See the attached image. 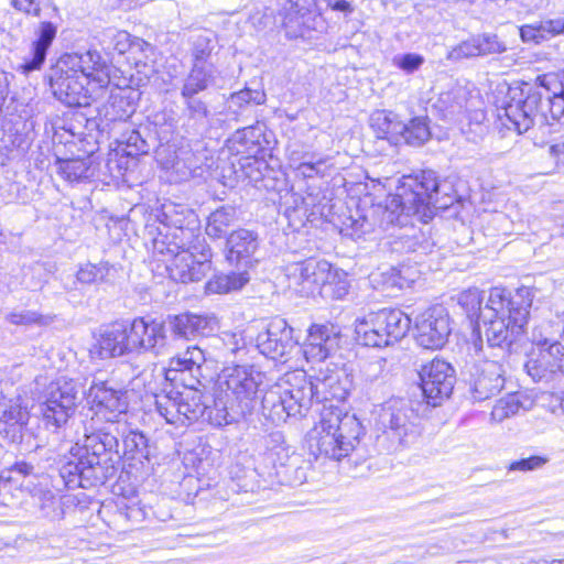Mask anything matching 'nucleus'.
I'll return each mask as SVG.
<instances>
[{"label":"nucleus","mask_w":564,"mask_h":564,"mask_svg":"<svg viewBox=\"0 0 564 564\" xmlns=\"http://www.w3.org/2000/svg\"><path fill=\"white\" fill-rule=\"evenodd\" d=\"M110 265L108 262L86 263L79 268L76 273L77 282L82 284H97L106 280L109 274Z\"/></svg>","instance_id":"37998d69"},{"label":"nucleus","mask_w":564,"mask_h":564,"mask_svg":"<svg viewBox=\"0 0 564 564\" xmlns=\"http://www.w3.org/2000/svg\"><path fill=\"white\" fill-rule=\"evenodd\" d=\"M259 247L258 234L240 228L234 230L226 240V259L230 264L249 268Z\"/></svg>","instance_id":"4be33fe9"},{"label":"nucleus","mask_w":564,"mask_h":564,"mask_svg":"<svg viewBox=\"0 0 564 564\" xmlns=\"http://www.w3.org/2000/svg\"><path fill=\"white\" fill-rule=\"evenodd\" d=\"M291 161L296 176L303 178L324 177L329 170L327 165L328 158H321L316 161H303L297 164H295L294 158H291Z\"/></svg>","instance_id":"a18cd8bd"},{"label":"nucleus","mask_w":564,"mask_h":564,"mask_svg":"<svg viewBox=\"0 0 564 564\" xmlns=\"http://www.w3.org/2000/svg\"><path fill=\"white\" fill-rule=\"evenodd\" d=\"M289 285L302 293H313L317 288L332 286L335 275L332 274V265L325 260L313 258L291 263L285 269Z\"/></svg>","instance_id":"2eb2a0df"},{"label":"nucleus","mask_w":564,"mask_h":564,"mask_svg":"<svg viewBox=\"0 0 564 564\" xmlns=\"http://www.w3.org/2000/svg\"><path fill=\"white\" fill-rule=\"evenodd\" d=\"M257 347L260 352L273 360L282 359L297 348V341L293 337V328L285 319H272L265 330L257 336Z\"/></svg>","instance_id":"a211bd4d"},{"label":"nucleus","mask_w":564,"mask_h":564,"mask_svg":"<svg viewBox=\"0 0 564 564\" xmlns=\"http://www.w3.org/2000/svg\"><path fill=\"white\" fill-rule=\"evenodd\" d=\"M0 417L9 420L14 424L24 425L29 420L26 408L22 406L20 400H10L3 405Z\"/></svg>","instance_id":"6e6d98bb"},{"label":"nucleus","mask_w":564,"mask_h":564,"mask_svg":"<svg viewBox=\"0 0 564 564\" xmlns=\"http://www.w3.org/2000/svg\"><path fill=\"white\" fill-rule=\"evenodd\" d=\"M519 32L523 42L540 44L564 32V17L524 24Z\"/></svg>","instance_id":"a878e982"},{"label":"nucleus","mask_w":564,"mask_h":564,"mask_svg":"<svg viewBox=\"0 0 564 564\" xmlns=\"http://www.w3.org/2000/svg\"><path fill=\"white\" fill-rule=\"evenodd\" d=\"M362 431L354 414L343 412L334 404L324 405L319 423L308 434V453L315 459L341 460L355 451Z\"/></svg>","instance_id":"423d86ee"},{"label":"nucleus","mask_w":564,"mask_h":564,"mask_svg":"<svg viewBox=\"0 0 564 564\" xmlns=\"http://www.w3.org/2000/svg\"><path fill=\"white\" fill-rule=\"evenodd\" d=\"M216 68L214 65L193 64L192 69L184 80L181 96L191 97L207 89L214 80Z\"/></svg>","instance_id":"473e14b6"},{"label":"nucleus","mask_w":564,"mask_h":564,"mask_svg":"<svg viewBox=\"0 0 564 564\" xmlns=\"http://www.w3.org/2000/svg\"><path fill=\"white\" fill-rule=\"evenodd\" d=\"M411 217H416L421 221V219L416 215H410L406 218L405 224L394 223V225L390 227V229H394L395 227H398V232L390 234L388 237V240L386 242V245L389 247V249L392 252H397V253L409 252V249L411 248V246L408 245L405 241L409 239V232L406 231V225H409ZM429 220L430 219L424 221V224H426ZM422 223H423V220H422Z\"/></svg>","instance_id":"8fccbe9b"},{"label":"nucleus","mask_w":564,"mask_h":564,"mask_svg":"<svg viewBox=\"0 0 564 564\" xmlns=\"http://www.w3.org/2000/svg\"><path fill=\"white\" fill-rule=\"evenodd\" d=\"M384 327L387 346L402 339L411 327V318L400 310L379 311Z\"/></svg>","instance_id":"2f4dec72"},{"label":"nucleus","mask_w":564,"mask_h":564,"mask_svg":"<svg viewBox=\"0 0 564 564\" xmlns=\"http://www.w3.org/2000/svg\"><path fill=\"white\" fill-rule=\"evenodd\" d=\"M482 294L478 289H468L462 292L458 296V304L466 312L471 322L478 323V316L484 310L481 307Z\"/></svg>","instance_id":"49530a36"},{"label":"nucleus","mask_w":564,"mask_h":564,"mask_svg":"<svg viewBox=\"0 0 564 564\" xmlns=\"http://www.w3.org/2000/svg\"><path fill=\"white\" fill-rule=\"evenodd\" d=\"M250 280L248 272H231L229 274L215 275L206 283L208 294H224L242 289Z\"/></svg>","instance_id":"f704fd0d"},{"label":"nucleus","mask_w":564,"mask_h":564,"mask_svg":"<svg viewBox=\"0 0 564 564\" xmlns=\"http://www.w3.org/2000/svg\"><path fill=\"white\" fill-rule=\"evenodd\" d=\"M134 354L151 352L155 356L169 351L167 327L164 319L151 316L135 317L128 322Z\"/></svg>","instance_id":"ddd939ff"},{"label":"nucleus","mask_w":564,"mask_h":564,"mask_svg":"<svg viewBox=\"0 0 564 564\" xmlns=\"http://www.w3.org/2000/svg\"><path fill=\"white\" fill-rule=\"evenodd\" d=\"M313 394L317 402H343L347 395V389L341 384L339 375L332 372L312 380Z\"/></svg>","instance_id":"cd10ccee"},{"label":"nucleus","mask_w":564,"mask_h":564,"mask_svg":"<svg viewBox=\"0 0 564 564\" xmlns=\"http://www.w3.org/2000/svg\"><path fill=\"white\" fill-rule=\"evenodd\" d=\"M406 231L409 232V239L405 242L411 246L409 252L427 253L432 250L434 243L423 232L408 225Z\"/></svg>","instance_id":"bf43d9fd"},{"label":"nucleus","mask_w":564,"mask_h":564,"mask_svg":"<svg viewBox=\"0 0 564 564\" xmlns=\"http://www.w3.org/2000/svg\"><path fill=\"white\" fill-rule=\"evenodd\" d=\"M21 284L29 291L41 290L44 284V280L42 279V269L40 267H31L24 270Z\"/></svg>","instance_id":"0e129e2a"},{"label":"nucleus","mask_w":564,"mask_h":564,"mask_svg":"<svg viewBox=\"0 0 564 564\" xmlns=\"http://www.w3.org/2000/svg\"><path fill=\"white\" fill-rule=\"evenodd\" d=\"M194 326L197 336H209L219 328V322L215 315L194 314Z\"/></svg>","instance_id":"e2e57ef3"},{"label":"nucleus","mask_w":564,"mask_h":564,"mask_svg":"<svg viewBox=\"0 0 564 564\" xmlns=\"http://www.w3.org/2000/svg\"><path fill=\"white\" fill-rule=\"evenodd\" d=\"M443 187L432 170L402 176L397 193L389 196L384 205L375 206L370 218L362 216L351 221L350 236L360 239L375 227L387 231L394 223L405 224L410 215H416L423 221L432 219L436 209H446L454 202L448 194L441 195Z\"/></svg>","instance_id":"7ed1b4c3"},{"label":"nucleus","mask_w":564,"mask_h":564,"mask_svg":"<svg viewBox=\"0 0 564 564\" xmlns=\"http://www.w3.org/2000/svg\"><path fill=\"white\" fill-rule=\"evenodd\" d=\"M10 3L17 11L35 18H41L48 10L56 11L53 0H10Z\"/></svg>","instance_id":"de8ad7c7"},{"label":"nucleus","mask_w":564,"mask_h":564,"mask_svg":"<svg viewBox=\"0 0 564 564\" xmlns=\"http://www.w3.org/2000/svg\"><path fill=\"white\" fill-rule=\"evenodd\" d=\"M148 437L126 425L108 423L85 429L84 444L73 445L68 454L58 459L57 490L89 488L112 478L122 458L149 460Z\"/></svg>","instance_id":"f257e3e1"},{"label":"nucleus","mask_w":564,"mask_h":564,"mask_svg":"<svg viewBox=\"0 0 564 564\" xmlns=\"http://www.w3.org/2000/svg\"><path fill=\"white\" fill-rule=\"evenodd\" d=\"M164 321L166 322L167 330L175 338L191 339L197 336L194 326V314L169 315Z\"/></svg>","instance_id":"a19ab883"},{"label":"nucleus","mask_w":564,"mask_h":564,"mask_svg":"<svg viewBox=\"0 0 564 564\" xmlns=\"http://www.w3.org/2000/svg\"><path fill=\"white\" fill-rule=\"evenodd\" d=\"M332 274L336 276L335 280L330 279V281H333L332 286L322 290L324 293H330L335 299H343L349 290L348 281L345 276L341 278L337 272L332 271Z\"/></svg>","instance_id":"69168bd1"},{"label":"nucleus","mask_w":564,"mask_h":564,"mask_svg":"<svg viewBox=\"0 0 564 564\" xmlns=\"http://www.w3.org/2000/svg\"><path fill=\"white\" fill-rule=\"evenodd\" d=\"M57 26L51 21H43L34 31L35 40L32 42L31 57L25 58L20 65L22 73L29 74L42 67L46 59L47 51L56 37Z\"/></svg>","instance_id":"b1692460"},{"label":"nucleus","mask_w":564,"mask_h":564,"mask_svg":"<svg viewBox=\"0 0 564 564\" xmlns=\"http://www.w3.org/2000/svg\"><path fill=\"white\" fill-rule=\"evenodd\" d=\"M469 350H473L475 360L469 378L467 379L470 398L476 402L486 401L498 394L505 387L506 370L498 360H489L484 352L482 338L474 339Z\"/></svg>","instance_id":"9d476101"},{"label":"nucleus","mask_w":564,"mask_h":564,"mask_svg":"<svg viewBox=\"0 0 564 564\" xmlns=\"http://www.w3.org/2000/svg\"><path fill=\"white\" fill-rule=\"evenodd\" d=\"M196 367L194 364L189 361V356L186 355V351L177 357H173L170 361V370L167 371L166 378L169 380H175L170 377L171 372L184 371V370H193Z\"/></svg>","instance_id":"774afa93"},{"label":"nucleus","mask_w":564,"mask_h":564,"mask_svg":"<svg viewBox=\"0 0 564 564\" xmlns=\"http://www.w3.org/2000/svg\"><path fill=\"white\" fill-rule=\"evenodd\" d=\"M91 354L100 359L134 354L128 322H116L107 326L99 335Z\"/></svg>","instance_id":"412c9836"},{"label":"nucleus","mask_w":564,"mask_h":564,"mask_svg":"<svg viewBox=\"0 0 564 564\" xmlns=\"http://www.w3.org/2000/svg\"><path fill=\"white\" fill-rule=\"evenodd\" d=\"M56 394L52 397L42 395L39 403V413L47 427L58 429L66 424L68 419L74 414L68 409H62V404L56 402Z\"/></svg>","instance_id":"c9c22d12"},{"label":"nucleus","mask_w":564,"mask_h":564,"mask_svg":"<svg viewBox=\"0 0 564 564\" xmlns=\"http://www.w3.org/2000/svg\"><path fill=\"white\" fill-rule=\"evenodd\" d=\"M556 318V328L550 323L533 328L531 340L538 348H544V346L549 347L553 343H558L556 337L563 336V324L560 323L557 316Z\"/></svg>","instance_id":"c03bdc74"},{"label":"nucleus","mask_w":564,"mask_h":564,"mask_svg":"<svg viewBox=\"0 0 564 564\" xmlns=\"http://www.w3.org/2000/svg\"><path fill=\"white\" fill-rule=\"evenodd\" d=\"M547 154L555 169L564 167V140H555L547 147Z\"/></svg>","instance_id":"338daca9"},{"label":"nucleus","mask_w":564,"mask_h":564,"mask_svg":"<svg viewBox=\"0 0 564 564\" xmlns=\"http://www.w3.org/2000/svg\"><path fill=\"white\" fill-rule=\"evenodd\" d=\"M413 410L403 400H392L382 406L378 425L383 436L390 441L389 449L397 451L413 443L420 434L417 426L411 421Z\"/></svg>","instance_id":"9b49d317"},{"label":"nucleus","mask_w":564,"mask_h":564,"mask_svg":"<svg viewBox=\"0 0 564 564\" xmlns=\"http://www.w3.org/2000/svg\"><path fill=\"white\" fill-rule=\"evenodd\" d=\"M87 399L97 415H101L106 423L120 424L118 417L126 413L128 401L126 392L116 388L108 380L94 378L88 389Z\"/></svg>","instance_id":"dca6fc26"},{"label":"nucleus","mask_w":564,"mask_h":564,"mask_svg":"<svg viewBox=\"0 0 564 564\" xmlns=\"http://www.w3.org/2000/svg\"><path fill=\"white\" fill-rule=\"evenodd\" d=\"M430 129L426 117H415L405 123L404 133L400 135L408 144L422 145L430 138Z\"/></svg>","instance_id":"79ce46f5"},{"label":"nucleus","mask_w":564,"mask_h":564,"mask_svg":"<svg viewBox=\"0 0 564 564\" xmlns=\"http://www.w3.org/2000/svg\"><path fill=\"white\" fill-rule=\"evenodd\" d=\"M59 173L69 182H78L90 176L87 161L80 159L61 162Z\"/></svg>","instance_id":"3c124183"},{"label":"nucleus","mask_w":564,"mask_h":564,"mask_svg":"<svg viewBox=\"0 0 564 564\" xmlns=\"http://www.w3.org/2000/svg\"><path fill=\"white\" fill-rule=\"evenodd\" d=\"M381 278L386 290H402L412 286L417 278V271L409 265L392 267L382 272Z\"/></svg>","instance_id":"4c0bfd02"},{"label":"nucleus","mask_w":564,"mask_h":564,"mask_svg":"<svg viewBox=\"0 0 564 564\" xmlns=\"http://www.w3.org/2000/svg\"><path fill=\"white\" fill-rule=\"evenodd\" d=\"M531 305L532 299L528 289L518 290L511 297L506 296L505 290L491 289L478 316L475 339L481 338L480 333L484 332L488 348L505 351L523 334Z\"/></svg>","instance_id":"39448f33"},{"label":"nucleus","mask_w":564,"mask_h":564,"mask_svg":"<svg viewBox=\"0 0 564 564\" xmlns=\"http://www.w3.org/2000/svg\"><path fill=\"white\" fill-rule=\"evenodd\" d=\"M101 44L109 53L124 54L127 52L135 55L143 54L144 59L133 56L135 64H145L149 55L153 54V46L139 37H131L127 31L115 29L106 30L101 35Z\"/></svg>","instance_id":"5701e85b"},{"label":"nucleus","mask_w":564,"mask_h":564,"mask_svg":"<svg viewBox=\"0 0 564 564\" xmlns=\"http://www.w3.org/2000/svg\"><path fill=\"white\" fill-rule=\"evenodd\" d=\"M424 57L416 53L398 54L392 58L393 66L398 67L405 74H413L424 64Z\"/></svg>","instance_id":"13d9d810"},{"label":"nucleus","mask_w":564,"mask_h":564,"mask_svg":"<svg viewBox=\"0 0 564 564\" xmlns=\"http://www.w3.org/2000/svg\"><path fill=\"white\" fill-rule=\"evenodd\" d=\"M339 330L334 325H312L303 347L307 361L322 362L339 348Z\"/></svg>","instance_id":"aec40b11"},{"label":"nucleus","mask_w":564,"mask_h":564,"mask_svg":"<svg viewBox=\"0 0 564 564\" xmlns=\"http://www.w3.org/2000/svg\"><path fill=\"white\" fill-rule=\"evenodd\" d=\"M235 220L236 209L232 206H223L209 215L206 234L212 238H221Z\"/></svg>","instance_id":"58836bf2"},{"label":"nucleus","mask_w":564,"mask_h":564,"mask_svg":"<svg viewBox=\"0 0 564 564\" xmlns=\"http://www.w3.org/2000/svg\"><path fill=\"white\" fill-rule=\"evenodd\" d=\"M479 45L481 55L499 54L507 51L506 44L496 34L487 33L479 35Z\"/></svg>","instance_id":"680f3d73"},{"label":"nucleus","mask_w":564,"mask_h":564,"mask_svg":"<svg viewBox=\"0 0 564 564\" xmlns=\"http://www.w3.org/2000/svg\"><path fill=\"white\" fill-rule=\"evenodd\" d=\"M78 392L77 383L74 380L59 378L47 386L43 395L52 397L56 394V402L62 404V409H68L75 413Z\"/></svg>","instance_id":"72a5a7b5"},{"label":"nucleus","mask_w":564,"mask_h":564,"mask_svg":"<svg viewBox=\"0 0 564 564\" xmlns=\"http://www.w3.org/2000/svg\"><path fill=\"white\" fill-rule=\"evenodd\" d=\"M533 406V400L525 392H513L499 399L492 411L491 420L500 423L520 411H528Z\"/></svg>","instance_id":"c85d7f7f"},{"label":"nucleus","mask_w":564,"mask_h":564,"mask_svg":"<svg viewBox=\"0 0 564 564\" xmlns=\"http://www.w3.org/2000/svg\"><path fill=\"white\" fill-rule=\"evenodd\" d=\"M534 381L549 380L556 372H564V346L553 343L547 348L532 350L524 365Z\"/></svg>","instance_id":"6ab92c4d"},{"label":"nucleus","mask_w":564,"mask_h":564,"mask_svg":"<svg viewBox=\"0 0 564 564\" xmlns=\"http://www.w3.org/2000/svg\"><path fill=\"white\" fill-rule=\"evenodd\" d=\"M380 313L370 312L362 318L356 321L355 332L357 339L365 346L386 347L384 327Z\"/></svg>","instance_id":"393cba45"},{"label":"nucleus","mask_w":564,"mask_h":564,"mask_svg":"<svg viewBox=\"0 0 564 564\" xmlns=\"http://www.w3.org/2000/svg\"><path fill=\"white\" fill-rule=\"evenodd\" d=\"M419 376L423 395L433 406L451 395L456 380L454 368L437 358L422 366Z\"/></svg>","instance_id":"f3484780"},{"label":"nucleus","mask_w":564,"mask_h":564,"mask_svg":"<svg viewBox=\"0 0 564 564\" xmlns=\"http://www.w3.org/2000/svg\"><path fill=\"white\" fill-rule=\"evenodd\" d=\"M479 35L474 36L467 41L462 42L455 46L448 54L451 59L468 58L481 55V48H479Z\"/></svg>","instance_id":"4d7b16f0"},{"label":"nucleus","mask_w":564,"mask_h":564,"mask_svg":"<svg viewBox=\"0 0 564 564\" xmlns=\"http://www.w3.org/2000/svg\"><path fill=\"white\" fill-rule=\"evenodd\" d=\"M547 463L549 458L546 456L533 455L528 458H521L519 460L512 462L508 466V471H533L541 469Z\"/></svg>","instance_id":"052dcab7"},{"label":"nucleus","mask_w":564,"mask_h":564,"mask_svg":"<svg viewBox=\"0 0 564 564\" xmlns=\"http://www.w3.org/2000/svg\"><path fill=\"white\" fill-rule=\"evenodd\" d=\"M161 226L152 238L153 257L165 264L170 276L182 283L197 282L212 269V248L199 232L195 214L181 205L165 204Z\"/></svg>","instance_id":"f03ea898"},{"label":"nucleus","mask_w":564,"mask_h":564,"mask_svg":"<svg viewBox=\"0 0 564 564\" xmlns=\"http://www.w3.org/2000/svg\"><path fill=\"white\" fill-rule=\"evenodd\" d=\"M370 127L378 138L388 139L395 143L400 141V135L405 130V123L399 119L398 115L388 110L372 112Z\"/></svg>","instance_id":"bb28decb"},{"label":"nucleus","mask_w":564,"mask_h":564,"mask_svg":"<svg viewBox=\"0 0 564 564\" xmlns=\"http://www.w3.org/2000/svg\"><path fill=\"white\" fill-rule=\"evenodd\" d=\"M180 402L175 394H162L155 398L156 412L166 421L173 425H186L185 419L182 414V410L178 406Z\"/></svg>","instance_id":"ea45409f"},{"label":"nucleus","mask_w":564,"mask_h":564,"mask_svg":"<svg viewBox=\"0 0 564 564\" xmlns=\"http://www.w3.org/2000/svg\"><path fill=\"white\" fill-rule=\"evenodd\" d=\"M214 50L213 39L208 34H198L192 37L193 64L213 65L208 62Z\"/></svg>","instance_id":"09e8293b"},{"label":"nucleus","mask_w":564,"mask_h":564,"mask_svg":"<svg viewBox=\"0 0 564 564\" xmlns=\"http://www.w3.org/2000/svg\"><path fill=\"white\" fill-rule=\"evenodd\" d=\"M538 79L540 85L510 87L498 109L499 119H506L503 124L519 134L549 127L564 116V98L550 88L545 76Z\"/></svg>","instance_id":"20e7f679"},{"label":"nucleus","mask_w":564,"mask_h":564,"mask_svg":"<svg viewBox=\"0 0 564 564\" xmlns=\"http://www.w3.org/2000/svg\"><path fill=\"white\" fill-rule=\"evenodd\" d=\"M264 375L252 366H234L224 369L218 387L223 397L220 408L228 411V424L251 414L261 404L260 393Z\"/></svg>","instance_id":"6e6552de"},{"label":"nucleus","mask_w":564,"mask_h":564,"mask_svg":"<svg viewBox=\"0 0 564 564\" xmlns=\"http://www.w3.org/2000/svg\"><path fill=\"white\" fill-rule=\"evenodd\" d=\"M313 400L312 380L305 372H292L264 392L261 399L262 414L278 425L289 417L305 416Z\"/></svg>","instance_id":"0eeeda50"},{"label":"nucleus","mask_w":564,"mask_h":564,"mask_svg":"<svg viewBox=\"0 0 564 564\" xmlns=\"http://www.w3.org/2000/svg\"><path fill=\"white\" fill-rule=\"evenodd\" d=\"M178 399V406L185 419V423L202 420L214 426L228 424V411L220 408L221 401L212 399L204 394L194 384L185 387L183 391L175 392Z\"/></svg>","instance_id":"f8f14e48"},{"label":"nucleus","mask_w":564,"mask_h":564,"mask_svg":"<svg viewBox=\"0 0 564 564\" xmlns=\"http://www.w3.org/2000/svg\"><path fill=\"white\" fill-rule=\"evenodd\" d=\"M182 98L184 99V112L187 118L193 120L195 124H204L209 116L206 104L200 98H197L196 95Z\"/></svg>","instance_id":"603ef678"},{"label":"nucleus","mask_w":564,"mask_h":564,"mask_svg":"<svg viewBox=\"0 0 564 564\" xmlns=\"http://www.w3.org/2000/svg\"><path fill=\"white\" fill-rule=\"evenodd\" d=\"M133 109L131 105L122 96H112L107 108L106 116L111 121H122L131 116Z\"/></svg>","instance_id":"5fc2aeb1"},{"label":"nucleus","mask_w":564,"mask_h":564,"mask_svg":"<svg viewBox=\"0 0 564 564\" xmlns=\"http://www.w3.org/2000/svg\"><path fill=\"white\" fill-rule=\"evenodd\" d=\"M56 315L42 314L35 310H13L6 315V321L15 326L46 327L54 323Z\"/></svg>","instance_id":"e433bc0d"},{"label":"nucleus","mask_w":564,"mask_h":564,"mask_svg":"<svg viewBox=\"0 0 564 564\" xmlns=\"http://www.w3.org/2000/svg\"><path fill=\"white\" fill-rule=\"evenodd\" d=\"M414 330L420 347L431 350L442 348L452 332L447 311L440 305L427 308L416 316Z\"/></svg>","instance_id":"4468645a"},{"label":"nucleus","mask_w":564,"mask_h":564,"mask_svg":"<svg viewBox=\"0 0 564 564\" xmlns=\"http://www.w3.org/2000/svg\"><path fill=\"white\" fill-rule=\"evenodd\" d=\"M235 143L240 144L242 149H237L238 152H245L250 156H257L269 144L265 135V126L257 123L249 126L242 130H238L234 135Z\"/></svg>","instance_id":"7c9ffc66"},{"label":"nucleus","mask_w":564,"mask_h":564,"mask_svg":"<svg viewBox=\"0 0 564 564\" xmlns=\"http://www.w3.org/2000/svg\"><path fill=\"white\" fill-rule=\"evenodd\" d=\"M119 143L121 145L124 144L122 151L128 156H137L139 154L147 153L148 151L147 142L141 138L137 130H131L127 134H123L119 140Z\"/></svg>","instance_id":"864d4df0"},{"label":"nucleus","mask_w":564,"mask_h":564,"mask_svg":"<svg viewBox=\"0 0 564 564\" xmlns=\"http://www.w3.org/2000/svg\"><path fill=\"white\" fill-rule=\"evenodd\" d=\"M110 79L107 73H98L93 82L89 77L57 61L48 74L50 88L54 97L68 107H87L104 96Z\"/></svg>","instance_id":"1a4fd4ad"},{"label":"nucleus","mask_w":564,"mask_h":564,"mask_svg":"<svg viewBox=\"0 0 564 564\" xmlns=\"http://www.w3.org/2000/svg\"><path fill=\"white\" fill-rule=\"evenodd\" d=\"M58 61L65 62V65L76 70V73L89 77L90 82L95 79L98 73H107L105 70V62L96 51H87L84 54L64 55Z\"/></svg>","instance_id":"c756f323"}]
</instances>
